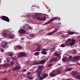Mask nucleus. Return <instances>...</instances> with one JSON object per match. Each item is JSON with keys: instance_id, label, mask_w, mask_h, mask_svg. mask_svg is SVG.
<instances>
[{"instance_id": "obj_1", "label": "nucleus", "mask_w": 80, "mask_h": 80, "mask_svg": "<svg viewBox=\"0 0 80 80\" xmlns=\"http://www.w3.org/2000/svg\"><path fill=\"white\" fill-rule=\"evenodd\" d=\"M45 63V60H42L39 62L34 61L32 63V65H39L40 64H44Z\"/></svg>"}, {"instance_id": "obj_2", "label": "nucleus", "mask_w": 80, "mask_h": 80, "mask_svg": "<svg viewBox=\"0 0 80 80\" xmlns=\"http://www.w3.org/2000/svg\"><path fill=\"white\" fill-rule=\"evenodd\" d=\"M1 47L4 48H8L9 46L8 45V43L7 42H4L2 43Z\"/></svg>"}, {"instance_id": "obj_3", "label": "nucleus", "mask_w": 80, "mask_h": 80, "mask_svg": "<svg viewBox=\"0 0 80 80\" xmlns=\"http://www.w3.org/2000/svg\"><path fill=\"white\" fill-rule=\"evenodd\" d=\"M42 68H43V66H39L38 69L36 70L35 72H36L37 73H38L39 72L42 73Z\"/></svg>"}, {"instance_id": "obj_4", "label": "nucleus", "mask_w": 80, "mask_h": 80, "mask_svg": "<svg viewBox=\"0 0 80 80\" xmlns=\"http://www.w3.org/2000/svg\"><path fill=\"white\" fill-rule=\"evenodd\" d=\"M2 20L4 21H6L7 22H10V20H9V18L7 17H6L5 16H3L2 17Z\"/></svg>"}, {"instance_id": "obj_5", "label": "nucleus", "mask_w": 80, "mask_h": 80, "mask_svg": "<svg viewBox=\"0 0 80 80\" xmlns=\"http://www.w3.org/2000/svg\"><path fill=\"white\" fill-rule=\"evenodd\" d=\"M57 18H58V17H55L52 18L51 20L48 21L47 22L44 24L46 25H47V24H49V23H50L51 22H52L53 20H56V19H57Z\"/></svg>"}, {"instance_id": "obj_6", "label": "nucleus", "mask_w": 80, "mask_h": 80, "mask_svg": "<svg viewBox=\"0 0 80 80\" xmlns=\"http://www.w3.org/2000/svg\"><path fill=\"white\" fill-rule=\"evenodd\" d=\"M27 55L25 52H21L19 53V55H18V57H27Z\"/></svg>"}, {"instance_id": "obj_7", "label": "nucleus", "mask_w": 80, "mask_h": 80, "mask_svg": "<svg viewBox=\"0 0 80 80\" xmlns=\"http://www.w3.org/2000/svg\"><path fill=\"white\" fill-rule=\"evenodd\" d=\"M35 16H36L37 19L38 20H40V21H43V20H46V17H44L43 18L38 17V16L37 14H35Z\"/></svg>"}, {"instance_id": "obj_8", "label": "nucleus", "mask_w": 80, "mask_h": 80, "mask_svg": "<svg viewBox=\"0 0 80 80\" xmlns=\"http://www.w3.org/2000/svg\"><path fill=\"white\" fill-rule=\"evenodd\" d=\"M41 74H42V73L39 72L38 73H37V74L38 75L37 78H38V77H39V80H43V79H44L43 76L42 77L40 76Z\"/></svg>"}, {"instance_id": "obj_9", "label": "nucleus", "mask_w": 80, "mask_h": 80, "mask_svg": "<svg viewBox=\"0 0 80 80\" xmlns=\"http://www.w3.org/2000/svg\"><path fill=\"white\" fill-rule=\"evenodd\" d=\"M20 69V66H17L16 67L13 68L12 70L13 71H16L17 70H19Z\"/></svg>"}, {"instance_id": "obj_10", "label": "nucleus", "mask_w": 80, "mask_h": 80, "mask_svg": "<svg viewBox=\"0 0 80 80\" xmlns=\"http://www.w3.org/2000/svg\"><path fill=\"white\" fill-rule=\"evenodd\" d=\"M18 33L20 34H23L26 33V31L23 29H20L18 31Z\"/></svg>"}, {"instance_id": "obj_11", "label": "nucleus", "mask_w": 80, "mask_h": 80, "mask_svg": "<svg viewBox=\"0 0 80 80\" xmlns=\"http://www.w3.org/2000/svg\"><path fill=\"white\" fill-rule=\"evenodd\" d=\"M57 58H53L51 59H50L49 62L50 63H52L53 62H57Z\"/></svg>"}, {"instance_id": "obj_12", "label": "nucleus", "mask_w": 80, "mask_h": 80, "mask_svg": "<svg viewBox=\"0 0 80 80\" xmlns=\"http://www.w3.org/2000/svg\"><path fill=\"white\" fill-rule=\"evenodd\" d=\"M22 47L17 46L15 48H14V49L17 50H18V49H22Z\"/></svg>"}, {"instance_id": "obj_13", "label": "nucleus", "mask_w": 80, "mask_h": 80, "mask_svg": "<svg viewBox=\"0 0 80 80\" xmlns=\"http://www.w3.org/2000/svg\"><path fill=\"white\" fill-rule=\"evenodd\" d=\"M38 48L35 50V52H40L42 48H41V46H38Z\"/></svg>"}, {"instance_id": "obj_14", "label": "nucleus", "mask_w": 80, "mask_h": 80, "mask_svg": "<svg viewBox=\"0 0 80 80\" xmlns=\"http://www.w3.org/2000/svg\"><path fill=\"white\" fill-rule=\"evenodd\" d=\"M42 77L44 78V79L45 78H46V77H47L48 76V74H47V73H44L42 74Z\"/></svg>"}, {"instance_id": "obj_15", "label": "nucleus", "mask_w": 80, "mask_h": 80, "mask_svg": "<svg viewBox=\"0 0 80 80\" xmlns=\"http://www.w3.org/2000/svg\"><path fill=\"white\" fill-rule=\"evenodd\" d=\"M8 38H13L15 37V35L13 34L9 35L8 36Z\"/></svg>"}, {"instance_id": "obj_16", "label": "nucleus", "mask_w": 80, "mask_h": 80, "mask_svg": "<svg viewBox=\"0 0 80 80\" xmlns=\"http://www.w3.org/2000/svg\"><path fill=\"white\" fill-rule=\"evenodd\" d=\"M55 74H56V75H57L58 74H60L61 72H60V71L59 70H58V71H55L54 72Z\"/></svg>"}, {"instance_id": "obj_17", "label": "nucleus", "mask_w": 80, "mask_h": 80, "mask_svg": "<svg viewBox=\"0 0 80 80\" xmlns=\"http://www.w3.org/2000/svg\"><path fill=\"white\" fill-rule=\"evenodd\" d=\"M80 56H75L73 58V60H78L79 59H80Z\"/></svg>"}, {"instance_id": "obj_18", "label": "nucleus", "mask_w": 80, "mask_h": 80, "mask_svg": "<svg viewBox=\"0 0 80 80\" xmlns=\"http://www.w3.org/2000/svg\"><path fill=\"white\" fill-rule=\"evenodd\" d=\"M57 75H56V74H55V72L54 73H50V76L51 77H55V76H56Z\"/></svg>"}, {"instance_id": "obj_19", "label": "nucleus", "mask_w": 80, "mask_h": 80, "mask_svg": "<svg viewBox=\"0 0 80 80\" xmlns=\"http://www.w3.org/2000/svg\"><path fill=\"white\" fill-rule=\"evenodd\" d=\"M68 35H72L75 34V32H72V31H68Z\"/></svg>"}, {"instance_id": "obj_20", "label": "nucleus", "mask_w": 80, "mask_h": 80, "mask_svg": "<svg viewBox=\"0 0 80 80\" xmlns=\"http://www.w3.org/2000/svg\"><path fill=\"white\" fill-rule=\"evenodd\" d=\"M59 30V28H56L54 30H53L52 32L53 33H56V32H57L58 30Z\"/></svg>"}, {"instance_id": "obj_21", "label": "nucleus", "mask_w": 80, "mask_h": 80, "mask_svg": "<svg viewBox=\"0 0 80 80\" xmlns=\"http://www.w3.org/2000/svg\"><path fill=\"white\" fill-rule=\"evenodd\" d=\"M9 64L8 63H6L5 64H4V65L2 64V66L3 68L4 67H8V66H9Z\"/></svg>"}, {"instance_id": "obj_22", "label": "nucleus", "mask_w": 80, "mask_h": 80, "mask_svg": "<svg viewBox=\"0 0 80 80\" xmlns=\"http://www.w3.org/2000/svg\"><path fill=\"white\" fill-rule=\"evenodd\" d=\"M78 73V72L77 71H74L72 72V75H77Z\"/></svg>"}, {"instance_id": "obj_23", "label": "nucleus", "mask_w": 80, "mask_h": 80, "mask_svg": "<svg viewBox=\"0 0 80 80\" xmlns=\"http://www.w3.org/2000/svg\"><path fill=\"white\" fill-rule=\"evenodd\" d=\"M68 58V57H65V58H62V61H63L64 62H66V60H67Z\"/></svg>"}, {"instance_id": "obj_24", "label": "nucleus", "mask_w": 80, "mask_h": 80, "mask_svg": "<svg viewBox=\"0 0 80 80\" xmlns=\"http://www.w3.org/2000/svg\"><path fill=\"white\" fill-rule=\"evenodd\" d=\"M72 70V69L71 68H68L67 69H66L65 72H70V71H71Z\"/></svg>"}, {"instance_id": "obj_25", "label": "nucleus", "mask_w": 80, "mask_h": 80, "mask_svg": "<svg viewBox=\"0 0 80 80\" xmlns=\"http://www.w3.org/2000/svg\"><path fill=\"white\" fill-rule=\"evenodd\" d=\"M2 35L4 37H7V32H5L2 33Z\"/></svg>"}, {"instance_id": "obj_26", "label": "nucleus", "mask_w": 80, "mask_h": 80, "mask_svg": "<svg viewBox=\"0 0 80 80\" xmlns=\"http://www.w3.org/2000/svg\"><path fill=\"white\" fill-rule=\"evenodd\" d=\"M41 53L43 55H47V52L45 51H42L41 52Z\"/></svg>"}, {"instance_id": "obj_27", "label": "nucleus", "mask_w": 80, "mask_h": 80, "mask_svg": "<svg viewBox=\"0 0 80 80\" xmlns=\"http://www.w3.org/2000/svg\"><path fill=\"white\" fill-rule=\"evenodd\" d=\"M76 77L78 79H80V74H78L77 76H76Z\"/></svg>"}, {"instance_id": "obj_28", "label": "nucleus", "mask_w": 80, "mask_h": 80, "mask_svg": "<svg viewBox=\"0 0 80 80\" xmlns=\"http://www.w3.org/2000/svg\"><path fill=\"white\" fill-rule=\"evenodd\" d=\"M71 59H72V56H69V59H68L67 60V62H69L70 61V60H71Z\"/></svg>"}, {"instance_id": "obj_29", "label": "nucleus", "mask_w": 80, "mask_h": 80, "mask_svg": "<svg viewBox=\"0 0 80 80\" xmlns=\"http://www.w3.org/2000/svg\"><path fill=\"white\" fill-rule=\"evenodd\" d=\"M53 32H50L49 33H48L47 35H52V34H53Z\"/></svg>"}, {"instance_id": "obj_30", "label": "nucleus", "mask_w": 80, "mask_h": 80, "mask_svg": "<svg viewBox=\"0 0 80 80\" xmlns=\"http://www.w3.org/2000/svg\"><path fill=\"white\" fill-rule=\"evenodd\" d=\"M39 55V52H35L34 53V55Z\"/></svg>"}, {"instance_id": "obj_31", "label": "nucleus", "mask_w": 80, "mask_h": 80, "mask_svg": "<svg viewBox=\"0 0 80 80\" xmlns=\"http://www.w3.org/2000/svg\"><path fill=\"white\" fill-rule=\"evenodd\" d=\"M75 43L72 42L70 43V45L71 46H72V45H75Z\"/></svg>"}, {"instance_id": "obj_32", "label": "nucleus", "mask_w": 80, "mask_h": 80, "mask_svg": "<svg viewBox=\"0 0 80 80\" xmlns=\"http://www.w3.org/2000/svg\"><path fill=\"white\" fill-rule=\"evenodd\" d=\"M71 41L72 42L75 44V40L74 39H72Z\"/></svg>"}, {"instance_id": "obj_33", "label": "nucleus", "mask_w": 80, "mask_h": 80, "mask_svg": "<svg viewBox=\"0 0 80 80\" xmlns=\"http://www.w3.org/2000/svg\"><path fill=\"white\" fill-rule=\"evenodd\" d=\"M28 78L29 79H30V80H33V78L32 77H28Z\"/></svg>"}, {"instance_id": "obj_34", "label": "nucleus", "mask_w": 80, "mask_h": 80, "mask_svg": "<svg viewBox=\"0 0 80 80\" xmlns=\"http://www.w3.org/2000/svg\"><path fill=\"white\" fill-rule=\"evenodd\" d=\"M29 36L31 37H34V35L32 34H29Z\"/></svg>"}, {"instance_id": "obj_35", "label": "nucleus", "mask_w": 80, "mask_h": 80, "mask_svg": "<svg viewBox=\"0 0 80 80\" xmlns=\"http://www.w3.org/2000/svg\"><path fill=\"white\" fill-rule=\"evenodd\" d=\"M53 65L52 64H49L48 65V67H52V66Z\"/></svg>"}, {"instance_id": "obj_36", "label": "nucleus", "mask_w": 80, "mask_h": 80, "mask_svg": "<svg viewBox=\"0 0 80 80\" xmlns=\"http://www.w3.org/2000/svg\"><path fill=\"white\" fill-rule=\"evenodd\" d=\"M42 51H43L44 52H46V51H47V49L45 48H43L42 49Z\"/></svg>"}, {"instance_id": "obj_37", "label": "nucleus", "mask_w": 80, "mask_h": 80, "mask_svg": "<svg viewBox=\"0 0 80 80\" xmlns=\"http://www.w3.org/2000/svg\"><path fill=\"white\" fill-rule=\"evenodd\" d=\"M13 53H11L9 54V57H12L13 56Z\"/></svg>"}, {"instance_id": "obj_38", "label": "nucleus", "mask_w": 80, "mask_h": 80, "mask_svg": "<svg viewBox=\"0 0 80 80\" xmlns=\"http://www.w3.org/2000/svg\"><path fill=\"white\" fill-rule=\"evenodd\" d=\"M61 47H65V45H64L63 44H62L61 45Z\"/></svg>"}, {"instance_id": "obj_39", "label": "nucleus", "mask_w": 80, "mask_h": 80, "mask_svg": "<svg viewBox=\"0 0 80 80\" xmlns=\"http://www.w3.org/2000/svg\"><path fill=\"white\" fill-rule=\"evenodd\" d=\"M31 74V72H28L27 73V75H30Z\"/></svg>"}, {"instance_id": "obj_40", "label": "nucleus", "mask_w": 80, "mask_h": 80, "mask_svg": "<svg viewBox=\"0 0 80 80\" xmlns=\"http://www.w3.org/2000/svg\"><path fill=\"white\" fill-rule=\"evenodd\" d=\"M68 42H71L72 41V40H71V39H68Z\"/></svg>"}, {"instance_id": "obj_41", "label": "nucleus", "mask_w": 80, "mask_h": 80, "mask_svg": "<svg viewBox=\"0 0 80 80\" xmlns=\"http://www.w3.org/2000/svg\"><path fill=\"white\" fill-rule=\"evenodd\" d=\"M11 58H12V60H15V59H16L15 58H14L13 57H11Z\"/></svg>"}, {"instance_id": "obj_42", "label": "nucleus", "mask_w": 80, "mask_h": 80, "mask_svg": "<svg viewBox=\"0 0 80 80\" xmlns=\"http://www.w3.org/2000/svg\"><path fill=\"white\" fill-rule=\"evenodd\" d=\"M1 50L2 52H4V49H3L1 48Z\"/></svg>"}, {"instance_id": "obj_43", "label": "nucleus", "mask_w": 80, "mask_h": 80, "mask_svg": "<svg viewBox=\"0 0 80 80\" xmlns=\"http://www.w3.org/2000/svg\"><path fill=\"white\" fill-rule=\"evenodd\" d=\"M55 56H57L58 57V56H60V54L58 53L56 54H55Z\"/></svg>"}, {"instance_id": "obj_44", "label": "nucleus", "mask_w": 80, "mask_h": 80, "mask_svg": "<svg viewBox=\"0 0 80 80\" xmlns=\"http://www.w3.org/2000/svg\"><path fill=\"white\" fill-rule=\"evenodd\" d=\"M32 28L30 26H29L28 29L29 30H31Z\"/></svg>"}, {"instance_id": "obj_45", "label": "nucleus", "mask_w": 80, "mask_h": 80, "mask_svg": "<svg viewBox=\"0 0 80 80\" xmlns=\"http://www.w3.org/2000/svg\"><path fill=\"white\" fill-rule=\"evenodd\" d=\"M77 53V52L75 51H73V54H74V55H75L76 53Z\"/></svg>"}, {"instance_id": "obj_46", "label": "nucleus", "mask_w": 80, "mask_h": 80, "mask_svg": "<svg viewBox=\"0 0 80 80\" xmlns=\"http://www.w3.org/2000/svg\"><path fill=\"white\" fill-rule=\"evenodd\" d=\"M14 64V63H13V62H11V65L13 66V65Z\"/></svg>"}, {"instance_id": "obj_47", "label": "nucleus", "mask_w": 80, "mask_h": 80, "mask_svg": "<svg viewBox=\"0 0 80 80\" xmlns=\"http://www.w3.org/2000/svg\"><path fill=\"white\" fill-rule=\"evenodd\" d=\"M26 69H24L23 70V72H26Z\"/></svg>"}, {"instance_id": "obj_48", "label": "nucleus", "mask_w": 80, "mask_h": 80, "mask_svg": "<svg viewBox=\"0 0 80 80\" xmlns=\"http://www.w3.org/2000/svg\"><path fill=\"white\" fill-rule=\"evenodd\" d=\"M66 45H67V46H68L69 45V43H67V44H66Z\"/></svg>"}, {"instance_id": "obj_49", "label": "nucleus", "mask_w": 80, "mask_h": 80, "mask_svg": "<svg viewBox=\"0 0 80 80\" xmlns=\"http://www.w3.org/2000/svg\"><path fill=\"white\" fill-rule=\"evenodd\" d=\"M26 28V27H25V26H23V28Z\"/></svg>"}, {"instance_id": "obj_50", "label": "nucleus", "mask_w": 80, "mask_h": 80, "mask_svg": "<svg viewBox=\"0 0 80 80\" xmlns=\"http://www.w3.org/2000/svg\"><path fill=\"white\" fill-rule=\"evenodd\" d=\"M68 40H67V41L65 42V43H68Z\"/></svg>"}, {"instance_id": "obj_51", "label": "nucleus", "mask_w": 80, "mask_h": 80, "mask_svg": "<svg viewBox=\"0 0 80 80\" xmlns=\"http://www.w3.org/2000/svg\"><path fill=\"white\" fill-rule=\"evenodd\" d=\"M2 80H7V78H5L2 79Z\"/></svg>"}, {"instance_id": "obj_52", "label": "nucleus", "mask_w": 80, "mask_h": 80, "mask_svg": "<svg viewBox=\"0 0 80 80\" xmlns=\"http://www.w3.org/2000/svg\"><path fill=\"white\" fill-rule=\"evenodd\" d=\"M7 62H10V60H8V59H7Z\"/></svg>"}, {"instance_id": "obj_53", "label": "nucleus", "mask_w": 80, "mask_h": 80, "mask_svg": "<svg viewBox=\"0 0 80 80\" xmlns=\"http://www.w3.org/2000/svg\"><path fill=\"white\" fill-rule=\"evenodd\" d=\"M2 61V59L0 58V63H1V62Z\"/></svg>"}, {"instance_id": "obj_54", "label": "nucleus", "mask_w": 80, "mask_h": 80, "mask_svg": "<svg viewBox=\"0 0 80 80\" xmlns=\"http://www.w3.org/2000/svg\"><path fill=\"white\" fill-rule=\"evenodd\" d=\"M6 72V71H4L3 72V73H5Z\"/></svg>"}, {"instance_id": "obj_55", "label": "nucleus", "mask_w": 80, "mask_h": 80, "mask_svg": "<svg viewBox=\"0 0 80 80\" xmlns=\"http://www.w3.org/2000/svg\"><path fill=\"white\" fill-rule=\"evenodd\" d=\"M2 64H0V67H2Z\"/></svg>"}, {"instance_id": "obj_56", "label": "nucleus", "mask_w": 80, "mask_h": 80, "mask_svg": "<svg viewBox=\"0 0 80 80\" xmlns=\"http://www.w3.org/2000/svg\"><path fill=\"white\" fill-rule=\"evenodd\" d=\"M58 65H60L61 64H60L58 63Z\"/></svg>"}, {"instance_id": "obj_57", "label": "nucleus", "mask_w": 80, "mask_h": 80, "mask_svg": "<svg viewBox=\"0 0 80 80\" xmlns=\"http://www.w3.org/2000/svg\"><path fill=\"white\" fill-rule=\"evenodd\" d=\"M30 17V15H28V17Z\"/></svg>"}, {"instance_id": "obj_58", "label": "nucleus", "mask_w": 80, "mask_h": 80, "mask_svg": "<svg viewBox=\"0 0 80 80\" xmlns=\"http://www.w3.org/2000/svg\"><path fill=\"white\" fill-rule=\"evenodd\" d=\"M71 80H73V79H72Z\"/></svg>"}, {"instance_id": "obj_59", "label": "nucleus", "mask_w": 80, "mask_h": 80, "mask_svg": "<svg viewBox=\"0 0 80 80\" xmlns=\"http://www.w3.org/2000/svg\"><path fill=\"white\" fill-rule=\"evenodd\" d=\"M74 62H76V61H75Z\"/></svg>"}]
</instances>
